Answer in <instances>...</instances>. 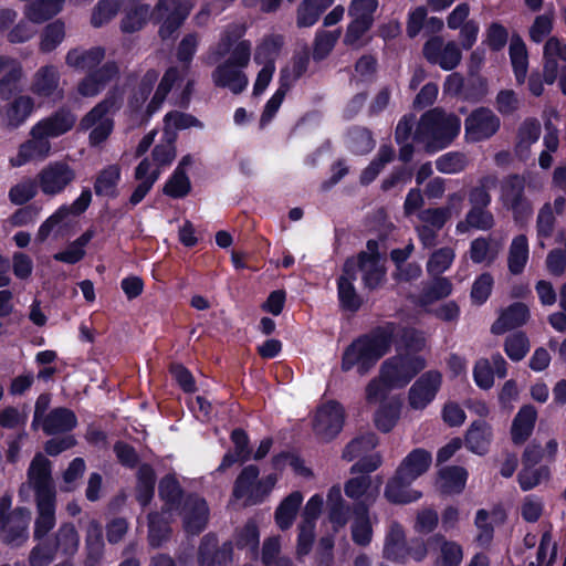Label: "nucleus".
<instances>
[{
    "mask_svg": "<svg viewBox=\"0 0 566 566\" xmlns=\"http://www.w3.org/2000/svg\"><path fill=\"white\" fill-rule=\"evenodd\" d=\"M398 471L390 478L385 486V497L392 504H408L422 497V492L409 486L413 481L406 480Z\"/></svg>",
    "mask_w": 566,
    "mask_h": 566,
    "instance_id": "b1692460",
    "label": "nucleus"
},
{
    "mask_svg": "<svg viewBox=\"0 0 566 566\" xmlns=\"http://www.w3.org/2000/svg\"><path fill=\"white\" fill-rule=\"evenodd\" d=\"M407 552L406 534L402 525L394 522L385 537L382 557L387 560L405 564Z\"/></svg>",
    "mask_w": 566,
    "mask_h": 566,
    "instance_id": "a878e982",
    "label": "nucleus"
},
{
    "mask_svg": "<svg viewBox=\"0 0 566 566\" xmlns=\"http://www.w3.org/2000/svg\"><path fill=\"white\" fill-rule=\"evenodd\" d=\"M431 463V452L423 448H416L402 459L396 471L406 476V480L415 481L429 470Z\"/></svg>",
    "mask_w": 566,
    "mask_h": 566,
    "instance_id": "393cba45",
    "label": "nucleus"
},
{
    "mask_svg": "<svg viewBox=\"0 0 566 566\" xmlns=\"http://www.w3.org/2000/svg\"><path fill=\"white\" fill-rule=\"evenodd\" d=\"M394 344L407 350L420 352L424 346V338L418 329L397 324Z\"/></svg>",
    "mask_w": 566,
    "mask_h": 566,
    "instance_id": "13d9d810",
    "label": "nucleus"
},
{
    "mask_svg": "<svg viewBox=\"0 0 566 566\" xmlns=\"http://www.w3.org/2000/svg\"><path fill=\"white\" fill-rule=\"evenodd\" d=\"M158 495L168 511L178 510L182 504L185 491L174 473H168L160 479Z\"/></svg>",
    "mask_w": 566,
    "mask_h": 566,
    "instance_id": "4c0bfd02",
    "label": "nucleus"
},
{
    "mask_svg": "<svg viewBox=\"0 0 566 566\" xmlns=\"http://www.w3.org/2000/svg\"><path fill=\"white\" fill-rule=\"evenodd\" d=\"M334 3V0H303L296 10V25L310 28Z\"/></svg>",
    "mask_w": 566,
    "mask_h": 566,
    "instance_id": "a19ab883",
    "label": "nucleus"
},
{
    "mask_svg": "<svg viewBox=\"0 0 566 566\" xmlns=\"http://www.w3.org/2000/svg\"><path fill=\"white\" fill-rule=\"evenodd\" d=\"M60 72L53 64L41 66L33 75L31 92L40 98H53L54 102L64 97V90L60 87Z\"/></svg>",
    "mask_w": 566,
    "mask_h": 566,
    "instance_id": "dca6fc26",
    "label": "nucleus"
},
{
    "mask_svg": "<svg viewBox=\"0 0 566 566\" xmlns=\"http://www.w3.org/2000/svg\"><path fill=\"white\" fill-rule=\"evenodd\" d=\"M551 475L549 468L547 465L524 467L517 474V482L522 491H530L537 486L543 480H547Z\"/></svg>",
    "mask_w": 566,
    "mask_h": 566,
    "instance_id": "e2e57ef3",
    "label": "nucleus"
},
{
    "mask_svg": "<svg viewBox=\"0 0 566 566\" xmlns=\"http://www.w3.org/2000/svg\"><path fill=\"white\" fill-rule=\"evenodd\" d=\"M528 240L525 234L516 235L510 245L507 266L513 275L523 273L528 260Z\"/></svg>",
    "mask_w": 566,
    "mask_h": 566,
    "instance_id": "c03bdc74",
    "label": "nucleus"
},
{
    "mask_svg": "<svg viewBox=\"0 0 566 566\" xmlns=\"http://www.w3.org/2000/svg\"><path fill=\"white\" fill-rule=\"evenodd\" d=\"M190 14V7L184 0H158L150 19L158 24V36L161 41L176 40L179 29Z\"/></svg>",
    "mask_w": 566,
    "mask_h": 566,
    "instance_id": "39448f33",
    "label": "nucleus"
},
{
    "mask_svg": "<svg viewBox=\"0 0 566 566\" xmlns=\"http://www.w3.org/2000/svg\"><path fill=\"white\" fill-rule=\"evenodd\" d=\"M352 539L356 545L366 547L371 543L374 534L370 521L369 505L364 501H357L352 507Z\"/></svg>",
    "mask_w": 566,
    "mask_h": 566,
    "instance_id": "6ab92c4d",
    "label": "nucleus"
},
{
    "mask_svg": "<svg viewBox=\"0 0 566 566\" xmlns=\"http://www.w3.org/2000/svg\"><path fill=\"white\" fill-rule=\"evenodd\" d=\"M347 148L354 155H366L375 147V139L370 129L354 126L347 132Z\"/></svg>",
    "mask_w": 566,
    "mask_h": 566,
    "instance_id": "a18cd8bd",
    "label": "nucleus"
},
{
    "mask_svg": "<svg viewBox=\"0 0 566 566\" xmlns=\"http://www.w3.org/2000/svg\"><path fill=\"white\" fill-rule=\"evenodd\" d=\"M103 527L97 520H91L86 527L84 566H98L104 555Z\"/></svg>",
    "mask_w": 566,
    "mask_h": 566,
    "instance_id": "c85d7f7f",
    "label": "nucleus"
},
{
    "mask_svg": "<svg viewBox=\"0 0 566 566\" xmlns=\"http://www.w3.org/2000/svg\"><path fill=\"white\" fill-rule=\"evenodd\" d=\"M454 256L452 248L444 247L436 250L427 262L428 273L430 275H441L452 265Z\"/></svg>",
    "mask_w": 566,
    "mask_h": 566,
    "instance_id": "338daca9",
    "label": "nucleus"
},
{
    "mask_svg": "<svg viewBox=\"0 0 566 566\" xmlns=\"http://www.w3.org/2000/svg\"><path fill=\"white\" fill-rule=\"evenodd\" d=\"M171 527L169 522L158 512L148 514V543L153 548H159L169 541Z\"/></svg>",
    "mask_w": 566,
    "mask_h": 566,
    "instance_id": "de8ad7c7",
    "label": "nucleus"
},
{
    "mask_svg": "<svg viewBox=\"0 0 566 566\" xmlns=\"http://www.w3.org/2000/svg\"><path fill=\"white\" fill-rule=\"evenodd\" d=\"M525 178L518 174L506 176L501 184V200L506 207L525 198Z\"/></svg>",
    "mask_w": 566,
    "mask_h": 566,
    "instance_id": "3c124183",
    "label": "nucleus"
},
{
    "mask_svg": "<svg viewBox=\"0 0 566 566\" xmlns=\"http://www.w3.org/2000/svg\"><path fill=\"white\" fill-rule=\"evenodd\" d=\"M396 328L397 323L385 322L354 338L342 353L340 370H355L359 376L369 374L377 363L390 353Z\"/></svg>",
    "mask_w": 566,
    "mask_h": 566,
    "instance_id": "f257e3e1",
    "label": "nucleus"
},
{
    "mask_svg": "<svg viewBox=\"0 0 566 566\" xmlns=\"http://www.w3.org/2000/svg\"><path fill=\"white\" fill-rule=\"evenodd\" d=\"M28 481L30 486L53 481L51 474V462L40 453L36 454L30 463Z\"/></svg>",
    "mask_w": 566,
    "mask_h": 566,
    "instance_id": "0e129e2a",
    "label": "nucleus"
},
{
    "mask_svg": "<svg viewBox=\"0 0 566 566\" xmlns=\"http://www.w3.org/2000/svg\"><path fill=\"white\" fill-rule=\"evenodd\" d=\"M283 46V36L271 34L263 38L256 45L254 52V62L258 65L275 67V61Z\"/></svg>",
    "mask_w": 566,
    "mask_h": 566,
    "instance_id": "79ce46f5",
    "label": "nucleus"
},
{
    "mask_svg": "<svg viewBox=\"0 0 566 566\" xmlns=\"http://www.w3.org/2000/svg\"><path fill=\"white\" fill-rule=\"evenodd\" d=\"M400 417V406L394 402L380 405L375 411V427L382 433H389L397 424Z\"/></svg>",
    "mask_w": 566,
    "mask_h": 566,
    "instance_id": "6e6d98bb",
    "label": "nucleus"
},
{
    "mask_svg": "<svg viewBox=\"0 0 566 566\" xmlns=\"http://www.w3.org/2000/svg\"><path fill=\"white\" fill-rule=\"evenodd\" d=\"M500 128V117L485 106L474 108L464 119V137L469 143L489 140Z\"/></svg>",
    "mask_w": 566,
    "mask_h": 566,
    "instance_id": "1a4fd4ad",
    "label": "nucleus"
},
{
    "mask_svg": "<svg viewBox=\"0 0 566 566\" xmlns=\"http://www.w3.org/2000/svg\"><path fill=\"white\" fill-rule=\"evenodd\" d=\"M39 188L36 180L27 178L10 188L8 198L11 203L23 206L36 196Z\"/></svg>",
    "mask_w": 566,
    "mask_h": 566,
    "instance_id": "680f3d73",
    "label": "nucleus"
},
{
    "mask_svg": "<svg viewBox=\"0 0 566 566\" xmlns=\"http://www.w3.org/2000/svg\"><path fill=\"white\" fill-rule=\"evenodd\" d=\"M22 76L23 71L21 64L14 62L12 67L0 78V98L2 101H9L20 92Z\"/></svg>",
    "mask_w": 566,
    "mask_h": 566,
    "instance_id": "4d7b16f0",
    "label": "nucleus"
},
{
    "mask_svg": "<svg viewBox=\"0 0 566 566\" xmlns=\"http://www.w3.org/2000/svg\"><path fill=\"white\" fill-rule=\"evenodd\" d=\"M76 115L66 106H61L49 116L40 119L32 128L35 133L49 140L50 138H57L70 130L76 124Z\"/></svg>",
    "mask_w": 566,
    "mask_h": 566,
    "instance_id": "2eb2a0df",
    "label": "nucleus"
},
{
    "mask_svg": "<svg viewBox=\"0 0 566 566\" xmlns=\"http://www.w3.org/2000/svg\"><path fill=\"white\" fill-rule=\"evenodd\" d=\"M469 473L463 467L448 465L438 472V489L442 494H460L465 488Z\"/></svg>",
    "mask_w": 566,
    "mask_h": 566,
    "instance_id": "c756f323",
    "label": "nucleus"
},
{
    "mask_svg": "<svg viewBox=\"0 0 566 566\" xmlns=\"http://www.w3.org/2000/svg\"><path fill=\"white\" fill-rule=\"evenodd\" d=\"M30 139L19 146L17 156L10 158L11 167H21L35 158L43 159L49 155L50 142L39 136L33 128L30 130Z\"/></svg>",
    "mask_w": 566,
    "mask_h": 566,
    "instance_id": "aec40b11",
    "label": "nucleus"
},
{
    "mask_svg": "<svg viewBox=\"0 0 566 566\" xmlns=\"http://www.w3.org/2000/svg\"><path fill=\"white\" fill-rule=\"evenodd\" d=\"M336 495V502H333L328 507V521L331 522L334 532H339L345 527L349 520L350 507L345 504L339 488L332 486L328 491V502L333 501V495Z\"/></svg>",
    "mask_w": 566,
    "mask_h": 566,
    "instance_id": "49530a36",
    "label": "nucleus"
},
{
    "mask_svg": "<svg viewBox=\"0 0 566 566\" xmlns=\"http://www.w3.org/2000/svg\"><path fill=\"white\" fill-rule=\"evenodd\" d=\"M51 542L56 553H61V555L70 558L78 551L80 535L73 523L65 522L60 525L54 536L51 537Z\"/></svg>",
    "mask_w": 566,
    "mask_h": 566,
    "instance_id": "2f4dec72",
    "label": "nucleus"
},
{
    "mask_svg": "<svg viewBox=\"0 0 566 566\" xmlns=\"http://www.w3.org/2000/svg\"><path fill=\"white\" fill-rule=\"evenodd\" d=\"M531 317L530 308L525 303L514 302L503 308L499 317L491 325L493 335H503L527 323Z\"/></svg>",
    "mask_w": 566,
    "mask_h": 566,
    "instance_id": "a211bd4d",
    "label": "nucleus"
},
{
    "mask_svg": "<svg viewBox=\"0 0 566 566\" xmlns=\"http://www.w3.org/2000/svg\"><path fill=\"white\" fill-rule=\"evenodd\" d=\"M346 275H340L337 279V293L339 305L343 310L352 313L357 312L363 304L360 296L357 294L353 281L356 280V273L349 262L346 261L343 269Z\"/></svg>",
    "mask_w": 566,
    "mask_h": 566,
    "instance_id": "5701e85b",
    "label": "nucleus"
},
{
    "mask_svg": "<svg viewBox=\"0 0 566 566\" xmlns=\"http://www.w3.org/2000/svg\"><path fill=\"white\" fill-rule=\"evenodd\" d=\"M453 286L451 281L441 275H434L432 282L424 286L418 295V305L421 307L429 306L437 301L448 297L452 293Z\"/></svg>",
    "mask_w": 566,
    "mask_h": 566,
    "instance_id": "37998d69",
    "label": "nucleus"
},
{
    "mask_svg": "<svg viewBox=\"0 0 566 566\" xmlns=\"http://www.w3.org/2000/svg\"><path fill=\"white\" fill-rule=\"evenodd\" d=\"M377 442V437L374 433L356 437L345 446L342 458L346 461L360 458L364 453L373 450Z\"/></svg>",
    "mask_w": 566,
    "mask_h": 566,
    "instance_id": "bf43d9fd",
    "label": "nucleus"
},
{
    "mask_svg": "<svg viewBox=\"0 0 566 566\" xmlns=\"http://www.w3.org/2000/svg\"><path fill=\"white\" fill-rule=\"evenodd\" d=\"M530 350V340L524 332L510 334L504 340V352L512 361H521Z\"/></svg>",
    "mask_w": 566,
    "mask_h": 566,
    "instance_id": "052dcab7",
    "label": "nucleus"
},
{
    "mask_svg": "<svg viewBox=\"0 0 566 566\" xmlns=\"http://www.w3.org/2000/svg\"><path fill=\"white\" fill-rule=\"evenodd\" d=\"M105 57V49L93 46L88 50L71 49L65 56V63L76 70L88 72L101 64Z\"/></svg>",
    "mask_w": 566,
    "mask_h": 566,
    "instance_id": "473e14b6",
    "label": "nucleus"
},
{
    "mask_svg": "<svg viewBox=\"0 0 566 566\" xmlns=\"http://www.w3.org/2000/svg\"><path fill=\"white\" fill-rule=\"evenodd\" d=\"M123 104V94L113 88L81 119L83 129L92 128L88 135L90 144L98 146L104 143L114 129V120L106 117L109 113H116Z\"/></svg>",
    "mask_w": 566,
    "mask_h": 566,
    "instance_id": "7ed1b4c3",
    "label": "nucleus"
},
{
    "mask_svg": "<svg viewBox=\"0 0 566 566\" xmlns=\"http://www.w3.org/2000/svg\"><path fill=\"white\" fill-rule=\"evenodd\" d=\"M489 93L488 78L480 73H468L462 99L469 103L482 102Z\"/></svg>",
    "mask_w": 566,
    "mask_h": 566,
    "instance_id": "864d4df0",
    "label": "nucleus"
},
{
    "mask_svg": "<svg viewBox=\"0 0 566 566\" xmlns=\"http://www.w3.org/2000/svg\"><path fill=\"white\" fill-rule=\"evenodd\" d=\"M541 133V123L537 118H525L517 130L516 147L528 149L532 144H535L539 139Z\"/></svg>",
    "mask_w": 566,
    "mask_h": 566,
    "instance_id": "69168bd1",
    "label": "nucleus"
},
{
    "mask_svg": "<svg viewBox=\"0 0 566 566\" xmlns=\"http://www.w3.org/2000/svg\"><path fill=\"white\" fill-rule=\"evenodd\" d=\"M77 426V418L73 410L59 407L52 409L43 420V431L46 434H55L72 431Z\"/></svg>",
    "mask_w": 566,
    "mask_h": 566,
    "instance_id": "7c9ffc66",
    "label": "nucleus"
},
{
    "mask_svg": "<svg viewBox=\"0 0 566 566\" xmlns=\"http://www.w3.org/2000/svg\"><path fill=\"white\" fill-rule=\"evenodd\" d=\"M230 440L233 444L232 450H228L217 468L218 473H224L235 463L243 464L252 457L250 447V437L243 428H234L230 433Z\"/></svg>",
    "mask_w": 566,
    "mask_h": 566,
    "instance_id": "f3484780",
    "label": "nucleus"
},
{
    "mask_svg": "<svg viewBox=\"0 0 566 566\" xmlns=\"http://www.w3.org/2000/svg\"><path fill=\"white\" fill-rule=\"evenodd\" d=\"M537 420L536 408L523 405L515 415L511 426V440L515 446L524 444L532 436Z\"/></svg>",
    "mask_w": 566,
    "mask_h": 566,
    "instance_id": "4be33fe9",
    "label": "nucleus"
},
{
    "mask_svg": "<svg viewBox=\"0 0 566 566\" xmlns=\"http://www.w3.org/2000/svg\"><path fill=\"white\" fill-rule=\"evenodd\" d=\"M346 420L344 406L334 399L319 403L312 417V431L318 442L329 443L342 432Z\"/></svg>",
    "mask_w": 566,
    "mask_h": 566,
    "instance_id": "20e7f679",
    "label": "nucleus"
},
{
    "mask_svg": "<svg viewBox=\"0 0 566 566\" xmlns=\"http://www.w3.org/2000/svg\"><path fill=\"white\" fill-rule=\"evenodd\" d=\"M76 178L75 170L64 160L49 163L38 175L41 191L48 196L63 192Z\"/></svg>",
    "mask_w": 566,
    "mask_h": 566,
    "instance_id": "9b49d317",
    "label": "nucleus"
},
{
    "mask_svg": "<svg viewBox=\"0 0 566 566\" xmlns=\"http://www.w3.org/2000/svg\"><path fill=\"white\" fill-rule=\"evenodd\" d=\"M422 54L428 63L439 65L443 71L454 70L462 60L460 46L454 41L444 43L439 35H434L424 42Z\"/></svg>",
    "mask_w": 566,
    "mask_h": 566,
    "instance_id": "9d476101",
    "label": "nucleus"
},
{
    "mask_svg": "<svg viewBox=\"0 0 566 566\" xmlns=\"http://www.w3.org/2000/svg\"><path fill=\"white\" fill-rule=\"evenodd\" d=\"M492 439V426L483 419H478L468 428L464 436V446L472 453L484 455L489 452Z\"/></svg>",
    "mask_w": 566,
    "mask_h": 566,
    "instance_id": "412c9836",
    "label": "nucleus"
},
{
    "mask_svg": "<svg viewBox=\"0 0 566 566\" xmlns=\"http://www.w3.org/2000/svg\"><path fill=\"white\" fill-rule=\"evenodd\" d=\"M461 132V119L454 113L434 107L421 115L413 140L426 143V150L434 154L448 148Z\"/></svg>",
    "mask_w": 566,
    "mask_h": 566,
    "instance_id": "f03ea898",
    "label": "nucleus"
},
{
    "mask_svg": "<svg viewBox=\"0 0 566 566\" xmlns=\"http://www.w3.org/2000/svg\"><path fill=\"white\" fill-rule=\"evenodd\" d=\"M122 179V170L117 164H112L101 169L94 180V193L97 197L116 199L119 196L118 186Z\"/></svg>",
    "mask_w": 566,
    "mask_h": 566,
    "instance_id": "bb28decb",
    "label": "nucleus"
},
{
    "mask_svg": "<svg viewBox=\"0 0 566 566\" xmlns=\"http://www.w3.org/2000/svg\"><path fill=\"white\" fill-rule=\"evenodd\" d=\"M38 541L39 543L30 552L29 564L30 566H48L54 560L57 553L51 538Z\"/></svg>",
    "mask_w": 566,
    "mask_h": 566,
    "instance_id": "774afa93",
    "label": "nucleus"
},
{
    "mask_svg": "<svg viewBox=\"0 0 566 566\" xmlns=\"http://www.w3.org/2000/svg\"><path fill=\"white\" fill-rule=\"evenodd\" d=\"M214 533L203 535L198 547L199 566H228L232 562L233 544L231 541L218 545Z\"/></svg>",
    "mask_w": 566,
    "mask_h": 566,
    "instance_id": "4468645a",
    "label": "nucleus"
},
{
    "mask_svg": "<svg viewBox=\"0 0 566 566\" xmlns=\"http://www.w3.org/2000/svg\"><path fill=\"white\" fill-rule=\"evenodd\" d=\"M302 502V493L300 491H294L284 497L279 504L275 510L274 518L281 531H286L293 525Z\"/></svg>",
    "mask_w": 566,
    "mask_h": 566,
    "instance_id": "58836bf2",
    "label": "nucleus"
},
{
    "mask_svg": "<svg viewBox=\"0 0 566 566\" xmlns=\"http://www.w3.org/2000/svg\"><path fill=\"white\" fill-rule=\"evenodd\" d=\"M178 510H180L186 533L199 535L203 532L209 520V507L203 497L196 493H189Z\"/></svg>",
    "mask_w": 566,
    "mask_h": 566,
    "instance_id": "ddd939ff",
    "label": "nucleus"
},
{
    "mask_svg": "<svg viewBox=\"0 0 566 566\" xmlns=\"http://www.w3.org/2000/svg\"><path fill=\"white\" fill-rule=\"evenodd\" d=\"M149 18V6L136 3L126 10L120 22V30L124 33H134L144 28Z\"/></svg>",
    "mask_w": 566,
    "mask_h": 566,
    "instance_id": "8fccbe9b",
    "label": "nucleus"
},
{
    "mask_svg": "<svg viewBox=\"0 0 566 566\" xmlns=\"http://www.w3.org/2000/svg\"><path fill=\"white\" fill-rule=\"evenodd\" d=\"M34 109V101L28 95L15 97L6 107V126L10 129L19 128L29 118Z\"/></svg>",
    "mask_w": 566,
    "mask_h": 566,
    "instance_id": "e433bc0d",
    "label": "nucleus"
},
{
    "mask_svg": "<svg viewBox=\"0 0 566 566\" xmlns=\"http://www.w3.org/2000/svg\"><path fill=\"white\" fill-rule=\"evenodd\" d=\"M136 479V501L140 506L146 507L151 503L155 495L156 472L149 463H143L138 468Z\"/></svg>",
    "mask_w": 566,
    "mask_h": 566,
    "instance_id": "72a5a7b5",
    "label": "nucleus"
},
{
    "mask_svg": "<svg viewBox=\"0 0 566 566\" xmlns=\"http://www.w3.org/2000/svg\"><path fill=\"white\" fill-rule=\"evenodd\" d=\"M509 54L515 81L518 85H522L527 76L528 54L523 39L517 33L511 38Z\"/></svg>",
    "mask_w": 566,
    "mask_h": 566,
    "instance_id": "f704fd0d",
    "label": "nucleus"
},
{
    "mask_svg": "<svg viewBox=\"0 0 566 566\" xmlns=\"http://www.w3.org/2000/svg\"><path fill=\"white\" fill-rule=\"evenodd\" d=\"M426 367L421 356L396 355L380 366L382 380L395 389L405 388Z\"/></svg>",
    "mask_w": 566,
    "mask_h": 566,
    "instance_id": "0eeeda50",
    "label": "nucleus"
},
{
    "mask_svg": "<svg viewBox=\"0 0 566 566\" xmlns=\"http://www.w3.org/2000/svg\"><path fill=\"white\" fill-rule=\"evenodd\" d=\"M65 24L57 19L45 25L41 33L40 51L50 53L54 51L64 40Z\"/></svg>",
    "mask_w": 566,
    "mask_h": 566,
    "instance_id": "5fc2aeb1",
    "label": "nucleus"
},
{
    "mask_svg": "<svg viewBox=\"0 0 566 566\" xmlns=\"http://www.w3.org/2000/svg\"><path fill=\"white\" fill-rule=\"evenodd\" d=\"M441 384L442 375L439 370H428L421 374L408 391V403L410 408L423 410L434 400Z\"/></svg>",
    "mask_w": 566,
    "mask_h": 566,
    "instance_id": "f8f14e48",
    "label": "nucleus"
},
{
    "mask_svg": "<svg viewBox=\"0 0 566 566\" xmlns=\"http://www.w3.org/2000/svg\"><path fill=\"white\" fill-rule=\"evenodd\" d=\"M191 191V181L181 168H176L166 180L163 187V193L172 199H182Z\"/></svg>",
    "mask_w": 566,
    "mask_h": 566,
    "instance_id": "09e8293b",
    "label": "nucleus"
},
{
    "mask_svg": "<svg viewBox=\"0 0 566 566\" xmlns=\"http://www.w3.org/2000/svg\"><path fill=\"white\" fill-rule=\"evenodd\" d=\"M65 0H31L25 4V18L33 23H43L56 15Z\"/></svg>",
    "mask_w": 566,
    "mask_h": 566,
    "instance_id": "ea45409f",
    "label": "nucleus"
},
{
    "mask_svg": "<svg viewBox=\"0 0 566 566\" xmlns=\"http://www.w3.org/2000/svg\"><path fill=\"white\" fill-rule=\"evenodd\" d=\"M379 7L378 0H352L347 14L350 22L347 24L344 44L356 46L363 36L373 28L375 13Z\"/></svg>",
    "mask_w": 566,
    "mask_h": 566,
    "instance_id": "6e6552de",
    "label": "nucleus"
},
{
    "mask_svg": "<svg viewBox=\"0 0 566 566\" xmlns=\"http://www.w3.org/2000/svg\"><path fill=\"white\" fill-rule=\"evenodd\" d=\"M430 548L440 547V555L436 559V566H460L463 559L462 546L454 542L446 539L441 533H436L428 538Z\"/></svg>",
    "mask_w": 566,
    "mask_h": 566,
    "instance_id": "cd10ccee",
    "label": "nucleus"
},
{
    "mask_svg": "<svg viewBox=\"0 0 566 566\" xmlns=\"http://www.w3.org/2000/svg\"><path fill=\"white\" fill-rule=\"evenodd\" d=\"M259 475L260 469L258 465L249 464L243 467L234 480L232 496L235 500L245 499V504L252 505L251 494L253 493Z\"/></svg>",
    "mask_w": 566,
    "mask_h": 566,
    "instance_id": "c9c22d12",
    "label": "nucleus"
},
{
    "mask_svg": "<svg viewBox=\"0 0 566 566\" xmlns=\"http://www.w3.org/2000/svg\"><path fill=\"white\" fill-rule=\"evenodd\" d=\"M339 36V29L335 31L317 30L313 42V60L316 62L325 60L333 51Z\"/></svg>",
    "mask_w": 566,
    "mask_h": 566,
    "instance_id": "603ef678",
    "label": "nucleus"
},
{
    "mask_svg": "<svg viewBox=\"0 0 566 566\" xmlns=\"http://www.w3.org/2000/svg\"><path fill=\"white\" fill-rule=\"evenodd\" d=\"M12 495L9 493L0 497V527L4 533V542L19 546L28 539L31 511L24 506L11 510Z\"/></svg>",
    "mask_w": 566,
    "mask_h": 566,
    "instance_id": "423d86ee",
    "label": "nucleus"
}]
</instances>
